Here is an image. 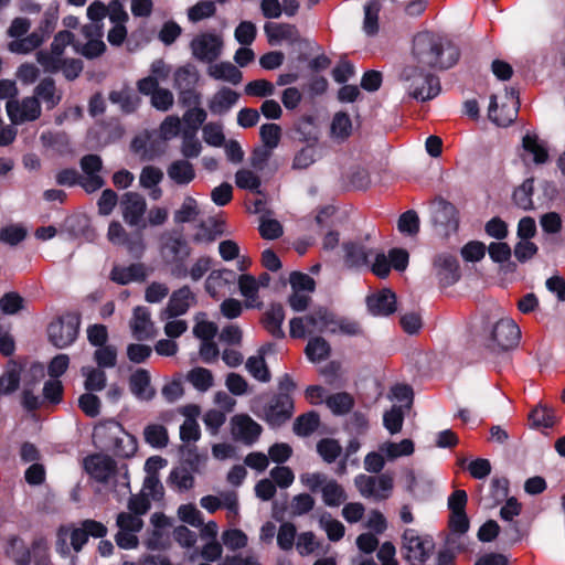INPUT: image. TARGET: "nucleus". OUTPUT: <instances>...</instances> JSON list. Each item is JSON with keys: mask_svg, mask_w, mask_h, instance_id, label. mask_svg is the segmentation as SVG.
I'll return each mask as SVG.
<instances>
[{"mask_svg": "<svg viewBox=\"0 0 565 565\" xmlns=\"http://www.w3.org/2000/svg\"><path fill=\"white\" fill-rule=\"evenodd\" d=\"M459 57L458 49L444 42L443 39L429 31L417 33L413 40L411 65L425 68H449Z\"/></svg>", "mask_w": 565, "mask_h": 565, "instance_id": "1", "label": "nucleus"}, {"mask_svg": "<svg viewBox=\"0 0 565 565\" xmlns=\"http://www.w3.org/2000/svg\"><path fill=\"white\" fill-rule=\"evenodd\" d=\"M85 471L97 482L115 492L128 489V473L126 469H118L116 462L108 456L96 454L84 459Z\"/></svg>", "mask_w": 565, "mask_h": 565, "instance_id": "2", "label": "nucleus"}, {"mask_svg": "<svg viewBox=\"0 0 565 565\" xmlns=\"http://www.w3.org/2000/svg\"><path fill=\"white\" fill-rule=\"evenodd\" d=\"M428 70L418 65H406L401 73L399 78L405 92L418 102L430 100L440 93L438 77Z\"/></svg>", "mask_w": 565, "mask_h": 565, "instance_id": "3", "label": "nucleus"}, {"mask_svg": "<svg viewBox=\"0 0 565 565\" xmlns=\"http://www.w3.org/2000/svg\"><path fill=\"white\" fill-rule=\"evenodd\" d=\"M93 436L96 443L119 457H130L137 450L134 436L126 433L121 425L115 420L95 427Z\"/></svg>", "mask_w": 565, "mask_h": 565, "instance_id": "4", "label": "nucleus"}, {"mask_svg": "<svg viewBox=\"0 0 565 565\" xmlns=\"http://www.w3.org/2000/svg\"><path fill=\"white\" fill-rule=\"evenodd\" d=\"M223 49V36L213 31L200 32L190 42L192 56L202 63L211 64L218 60Z\"/></svg>", "mask_w": 565, "mask_h": 565, "instance_id": "5", "label": "nucleus"}, {"mask_svg": "<svg viewBox=\"0 0 565 565\" xmlns=\"http://www.w3.org/2000/svg\"><path fill=\"white\" fill-rule=\"evenodd\" d=\"M402 550L412 565H423L434 550L433 539L422 535L414 529H406L402 537Z\"/></svg>", "mask_w": 565, "mask_h": 565, "instance_id": "6", "label": "nucleus"}, {"mask_svg": "<svg viewBox=\"0 0 565 565\" xmlns=\"http://www.w3.org/2000/svg\"><path fill=\"white\" fill-rule=\"evenodd\" d=\"M354 484L363 498L373 501L388 499L394 488L393 477L388 473H382L380 476L361 473L355 477Z\"/></svg>", "mask_w": 565, "mask_h": 565, "instance_id": "7", "label": "nucleus"}, {"mask_svg": "<svg viewBox=\"0 0 565 565\" xmlns=\"http://www.w3.org/2000/svg\"><path fill=\"white\" fill-rule=\"evenodd\" d=\"M79 323L76 313H65L52 321L47 328L51 343L58 349L70 347L78 335Z\"/></svg>", "mask_w": 565, "mask_h": 565, "instance_id": "8", "label": "nucleus"}, {"mask_svg": "<svg viewBox=\"0 0 565 565\" xmlns=\"http://www.w3.org/2000/svg\"><path fill=\"white\" fill-rule=\"evenodd\" d=\"M181 121L177 116H168L160 125L158 131L147 132L145 136H139L134 139L132 148L137 152H142L143 156L151 159L156 151L148 147V143L152 141V139L160 138L163 142L173 139L180 132Z\"/></svg>", "mask_w": 565, "mask_h": 565, "instance_id": "9", "label": "nucleus"}, {"mask_svg": "<svg viewBox=\"0 0 565 565\" xmlns=\"http://www.w3.org/2000/svg\"><path fill=\"white\" fill-rule=\"evenodd\" d=\"M47 551V542L44 539L35 540L32 544L31 552H29L21 540L13 537L10 541V546L7 550V553L19 565H28L30 563L31 553L36 565H51Z\"/></svg>", "mask_w": 565, "mask_h": 565, "instance_id": "10", "label": "nucleus"}, {"mask_svg": "<svg viewBox=\"0 0 565 565\" xmlns=\"http://www.w3.org/2000/svg\"><path fill=\"white\" fill-rule=\"evenodd\" d=\"M73 43L74 35L70 31H60L54 36L50 51L38 52V62L44 67L46 72H58V63L65 58L64 51L68 45Z\"/></svg>", "mask_w": 565, "mask_h": 565, "instance_id": "11", "label": "nucleus"}, {"mask_svg": "<svg viewBox=\"0 0 565 565\" xmlns=\"http://www.w3.org/2000/svg\"><path fill=\"white\" fill-rule=\"evenodd\" d=\"M7 114L13 125L34 121L41 116V104L36 97L9 99L6 104Z\"/></svg>", "mask_w": 565, "mask_h": 565, "instance_id": "12", "label": "nucleus"}, {"mask_svg": "<svg viewBox=\"0 0 565 565\" xmlns=\"http://www.w3.org/2000/svg\"><path fill=\"white\" fill-rule=\"evenodd\" d=\"M521 331L514 320L501 318L491 327L490 347L493 350H508L518 343Z\"/></svg>", "mask_w": 565, "mask_h": 565, "instance_id": "13", "label": "nucleus"}, {"mask_svg": "<svg viewBox=\"0 0 565 565\" xmlns=\"http://www.w3.org/2000/svg\"><path fill=\"white\" fill-rule=\"evenodd\" d=\"M87 533L83 527H74L73 525H63L56 534V552L62 557H67L71 548L79 552L87 542Z\"/></svg>", "mask_w": 565, "mask_h": 565, "instance_id": "14", "label": "nucleus"}, {"mask_svg": "<svg viewBox=\"0 0 565 565\" xmlns=\"http://www.w3.org/2000/svg\"><path fill=\"white\" fill-rule=\"evenodd\" d=\"M82 34L85 43L76 41L73 43L74 50L87 58H94L104 53L106 45L103 41V30L96 24H86L82 28Z\"/></svg>", "mask_w": 565, "mask_h": 565, "instance_id": "15", "label": "nucleus"}, {"mask_svg": "<svg viewBox=\"0 0 565 565\" xmlns=\"http://www.w3.org/2000/svg\"><path fill=\"white\" fill-rule=\"evenodd\" d=\"M292 412L294 402L291 396L280 393L270 401L264 411V418L271 427H278L292 416Z\"/></svg>", "mask_w": 565, "mask_h": 565, "instance_id": "16", "label": "nucleus"}, {"mask_svg": "<svg viewBox=\"0 0 565 565\" xmlns=\"http://www.w3.org/2000/svg\"><path fill=\"white\" fill-rule=\"evenodd\" d=\"M120 210L124 221L129 226L145 227L143 216L147 210V203L142 195L136 192H127L120 201Z\"/></svg>", "mask_w": 565, "mask_h": 565, "instance_id": "17", "label": "nucleus"}, {"mask_svg": "<svg viewBox=\"0 0 565 565\" xmlns=\"http://www.w3.org/2000/svg\"><path fill=\"white\" fill-rule=\"evenodd\" d=\"M431 220L443 235H449L458 228V212L451 203L445 201L436 203L433 207Z\"/></svg>", "mask_w": 565, "mask_h": 565, "instance_id": "18", "label": "nucleus"}, {"mask_svg": "<svg viewBox=\"0 0 565 565\" xmlns=\"http://www.w3.org/2000/svg\"><path fill=\"white\" fill-rule=\"evenodd\" d=\"M195 302V295L190 287L183 286L174 290L168 301L167 307L161 311V319H172L184 315Z\"/></svg>", "mask_w": 565, "mask_h": 565, "instance_id": "19", "label": "nucleus"}, {"mask_svg": "<svg viewBox=\"0 0 565 565\" xmlns=\"http://www.w3.org/2000/svg\"><path fill=\"white\" fill-rule=\"evenodd\" d=\"M232 435L246 445L254 444L262 434V426L246 414H238L231 419Z\"/></svg>", "mask_w": 565, "mask_h": 565, "instance_id": "20", "label": "nucleus"}, {"mask_svg": "<svg viewBox=\"0 0 565 565\" xmlns=\"http://www.w3.org/2000/svg\"><path fill=\"white\" fill-rule=\"evenodd\" d=\"M129 326L132 335L139 341L151 339L157 333L151 320V313L146 307H137L134 309Z\"/></svg>", "mask_w": 565, "mask_h": 565, "instance_id": "21", "label": "nucleus"}, {"mask_svg": "<svg viewBox=\"0 0 565 565\" xmlns=\"http://www.w3.org/2000/svg\"><path fill=\"white\" fill-rule=\"evenodd\" d=\"M236 279V273L231 269L212 270L205 280V290L211 297L217 298L221 294L230 290Z\"/></svg>", "mask_w": 565, "mask_h": 565, "instance_id": "22", "label": "nucleus"}, {"mask_svg": "<svg viewBox=\"0 0 565 565\" xmlns=\"http://www.w3.org/2000/svg\"><path fill=\"white\" fill-rule=\"evenodd\" d=\"M435 274L444 286L455 284L459 278L458 262L455 256L441 254L434 263Z\"/></svg>", "mask_w": 565, "mask_h": 565, "instance_id": "23", "label": "nucleus"}, {"mask_svg": "<svg viewBox=\"0 0 565 565\" xmlns=\"http://www.w3.org/2000/svg\"><path fill=\"white\" fill-rule=\"evenodd\" d=\"M344 263L349 268L361 269L369 266L372 250L364 245L349 242L343 244Z\"/></svg>", "mask_w": 565, "mask_h": 565, "instance_id": "24", "label": "nucleus"}, {"mask_svg": "<svg viewBox=\"0 0 565 565\" xmlns=\"http://www.w3.org/2000/svg\"><path fill=\"white\" fill-rule=\"evenodd\" d=\"M271 350V345L267 344L257 351L256 355L247 359L245 367L247 372L257 381L267 383L270 381V372L265 362V355Z\"/></svg>", "mask_w": 565, "mask_h": 565, "instance_id": "25", "label": "nucleus"}, {"mask_svg": "<svg viewBox=\"0 0 565 565\" xmlns=\"http://www.w3.org/2000/svg\"><path fill=\"white\" fill-rule=\"evenodd\" d=\"M367 308L374 316H388L396 310L395 294L385 289L367 298Z\"/></svg>", "mask_w": 565, "mask_h": 565, "instance_id": "26", "label": "nucleus"}, {"mask_svg": "<svg viewBox=\"0 0 565 565\" xmlns=\"http://www.w3.org/2000/svg\"><path fill=\"white\" fill-rule=\"evenodd\" d=\"M129 387L131 393L140 401H150L156 394L150 383V374L143 369H138L130 375Z\"/></svg>", "mask_w": 565, "mask_h": 565, "instance_id": "27", "label": "nucleus"}, {"mask_svg": "<svg viewBox=\"0 0 565 565\" xmlns=\"http://www.w3.org/2000/svg\"><path fill=\"white\" fill-rule=\"evenodd\" d=\"M507 98L510 100L511 107L505 111L504 115L499 114L497 97L493 95L490 99L489 118L499 126H508L513 122L516 117V93L513 89L507 92Z\"/></svg>", "mask_w": 565, "mask_h": 565, "instance_id": "28", "label": "nucleus"}, {"mask_svg": "<svg viewBox=\"0 0 565 565\" xmlns=\"http://www.w3.org/2000/svg\"><path fill=\"white\" fill-rule=\"evenodd\" d=\"M167 174L178 185H188L195 179L194 167L186 159L172 161L167 169Z\"/></svg>", "mask_w": 565, "mask_h": 565, "instance_id": "29", "label": "nucleus"}, {"mask_svg": "<svg viewBox=\"0 0 565 565\" xmlns=\"http://www.w3.org/2000/svg\"><path fill=\"white\" fill-rule=\"evenodd\" d=\"M238 97L239 95L233 89L222 87L209 100V109L212 114L223 115L237 103Z\"/></svg>", "mask_w": 565, "mask_h": 565, "instance_id": "30", "label": "nucleus"}, {"mask_svg": "<svg viewBox=\"0 0 565 565\" xmlns=\"http://www.w3.org/2000/svg\"><path fill=\"white\" fill-rule=\"evenodd\" d=\"M207 74L216 81H224L237 85L242 81V72L231 62L211 63L207 67Z\"/></svg>", "mask_w": 565, "mask_h": 565, "instance_id": "31", "label": "nucleus"}, {"mask_svg": "<svg viewBox=\"0 0 565 565\" xmlns=\"http://www.w3.org/2000/svg\"><path fill=\"white\" fill-rule=\"evenodd\" d=\"M264 31L270 44L294 41L298 35L297 29L287 23L267 22L264 25Z\"/></svg>", "mask_w": 565, "mask_h": 565, "instance_id": "32", "label": "nucleus"}, {"mask_svg": "<svg viewBox=\"0 0 565 565\" xmlns=\"http://www.w3.org/2000/svg\"><path fill=\"white\" fill-rule=\"evenodd\" d=\"M199 81V74L194 66L184 65L179 67L174 73V85L182 95L192 96V89Z\"/></svg>", "mask_w": 565, "mask_h": 565, "instance_id": "33", "label": "nucleus"}, {"mask_svg": "<svg viewBox=\"0 0 565 565\" xmlns=\"http://www.w3.org/2000/svg\"><path fill=\"white\" fill-rule=\"evenodd\" d=\"M146 268L142 264H131L127 267L116 266L111 270V279L120 285L146 279Z\"/></svg>", "mask_w": 565, "mask_h": 565, "instance_id": "34", "label": "nucleus"}, {"mask_svg": "<svg viewBox=\"0 0 565 565\" xmlns=\"http://www.w3.org/2000/svg\"><path fill=\"white\" fill-rule=\"evenodd\" d=\"M380 451L385 454L387 461H394L401 457L414 454L415 445L412 439L405 438L398 443L384 441L380 445Z\"/></svg>", "mask_w": 565, "mask_h": 565, "instance_id": "35", "label": "nucleus"}, {"mask_svg": "<svg viewBox=\"0 0 565 565\" xmlns=\"http://www.w3.org/2000/svg\"><path fill=\"white\" fill-rule=\"evenodd\" d=\"M327 332L352 337L360 334L361 329L356 321L348 318H339L328 311Z\"/></svg>", "mask_w": 565, "mask_h": 565, "instance_id": "36", "label": "nucleus"}, {"mask_svg": "<svg viewBox=\"0 0 565 565\" xmlns=\"http://www.w3.org/2000/svg\"><path fill=\"white\" fill-rule=\"evenodd\" d=\"M44 103L47 109L54 108L61 100V95L57 93L55 83L52 78L42 79L34 88V95Z\"/></svg>", "mask_w": 565, "mask_h": 565, "instance_id": "37", "label": "nucleus"}, {"mask_svg": "<svg viewBox=\"0 0 565 565\" xmlns=\"http://www.w3.org/2000/svg\"><path fill=\"white\" fill-rule=\"evenodd\" d=\"M285 320V310L281 305H271L266 311L264 324L267 331L275 338H282L285 335L282 330V322Z\"/></svg>", "mask_w": 565, "mask_h": 565, "instance_id": "38", "label": "nucleus"}, {"mask_svg": "<svg viewBox=\"0 0 565 565\" xmlns=\"http://www.w3.org/2000/svg\"><path fill=\"white\" fill-rule=\"evenodd\" d=\"M241 295L245 298L246 307H258L257 302L259 284L250 275H241L236 279Z\"/></svg>", "mask_w": 565, "mask_h": 565, "instance_id": "39", "label": "nucleus"}, {"mask_svg": "<svg viewBox=\"0 0 565 565\" xmlns=\"http://www.w3.org/2000/svg\"><path fill=\"white\" fill-rule=\"evenodd\" d=\"M531 425L534 428H551L557 420L553 408L544 404H539L529 415Z\"/></svg>", "mask_w": 565, "mask_h": 565, "instance_id": "40", "label": "nucleus"}, {"mask_svg": "<svg viewBox=\"0 0 565 565\" xmlns=\"http://www.w3.org/2000/svg\"><path fill=\"white\" fill-rule=\"evenodd\" d=\"M524 151L533 156L535 164H544L548 160V151L535 135L526 134L522 139Z\"/></svg>", "mask_w": 565, "mask_h": 565, "instance_id": "41", "label": "nucleus"}, {"mask_svg": "<svg viewBox=\"0 0 565 565\" xmlns=\"http://www.w3.org/2000/svg\"><path fill=\"white\" fill-rule=\"evenodd\" d=\"M319 158L318 148L309 143L300 148L294 156L291 162L292 170H306L311 167Z\"/></svg>", "mask_w": 565, "mask_h": 565, "instance_id": "42", "label": "nucleus"}, {"mask_svg": "<svg viewBox=\"0 0 565 565\" xmlns=\"http://www.w3.org/2000/svg\"><path fill=\"white\" fill-rule=\"evenodd\" d=\"M82 374L85 377L84 386L88 392H99L106 386V373L100 367L84 366Z\"/></svg>", "mask_w": 565, "mask_h": 565, "instance_id": "43", "label": "nucleus"}, {"mask_svg": "<svg viewBox=\"0 0 565 565\" xmlns=\"http://www.w3.org/2000/svg\"><path fill=\"white\" fill-rule=\"evenodd\" d=\"M381 3L376 0L369 1L364 6L363 31L366 35L372 36L379 32V14Z\"/></svg>", "mask_w": 565, "mask_h": 565, "instance_id": "44", "label": "nucleus"}, {"mask_svg": "<svg viewBox=\"0 0 565 565\" xmlns=\"http://www.w3.org/2000/svg\"><path fill=\"white\" fill-rule=\"evenodd\" d=\"M186 380L200 392L209 391L214 384L212 372L204 367H194L189 371Z\"/></svg>", "mask_w": 565, "mask_h": 565, "instance_id": "45", "label": "nucleus"}, {"mask_svg": "<svg viewBox=\"0 0 565 565\" xmlns=\"http://www.w3.org/2000/svg\"><path fill=\"white\" fill-rule=\"evenodd\" d=\"M109 100L118 105L125 113L134 111L139 105L138 96L128 88L111 92L109 94Z\"/></svg>", "mask_w": 565, "mask_h": 565, "instance_id": "46", "label": "nucleus"}, {"mask_svg": "<svg viewBox=\"0 0 565 565\" xmlns=\"http://www.w3.org/2000/svg\"><path fill=\"white\" fill-rule=\"evenodd\" d=\"M331 137L337 140L347 139L352 131L351 118L343 111L335 113L331 121Z\"/></svg>", "mask_w": 565, "mask_h": 565, "instance_id": "47", "label": "nucleus"}, {"mask_svg": "<svg viewBox=\"0 0 565 565\" xmlns=\"http://www.w3.org/2000/svg\"><path fill=\"white\" fill-rule=\"evenodd\" d=\"M43 42V36L40 35L38 32H33L30 35L25 38H18L13 41H11L8 44V49L12 53L17 54H26L36 47H39Z\"/></svg>", "mask_w": 565, "mask_h": 565, "instance_id": "48", "label": "nucleus"}, {"mask_svg": "<svg viewBox=\"0 0 565 565\" xmlns=\"http://www.w3.org/2000/svg\"><path fill=\"white\" fill-rule=\"evenodd\" d=\"M202 143L193 130L182 131L181 153L184 159L198 158L202 152Z\"/></svg>", "mask_w": 565, "mask_h": 565, "instance_id": "49", "label": "nucleus"}, {"mask_svg": "<svg viewBox=\"0 0 565 565\" xmlns=\"http://www.w3.org/2000/svg\"><path fill=\"white\" fill-rule=\"evenodd\" d=\"M305 352L311 362H321L328 359L330 345L323 338L315 337L308 341Z\"/></svg>", "mask_w": 565, "mask_h": 565, "instance_id": "50", "label": "nucleus"}, {"mask_svg": "<svg viewBox=\"0 0 565 565\" xmlns=\"http://www.w3.org/2000/svg\"><path fill=\"white\" fill-rule=\"evenodd\" d=\"M200 214L199 204L192 196H185L180 209L174 212L173 220L178 224L192 222Z\"/></svg>", "mask_w": 565, "mask_h": 565, "instance_id": "51", "label": "nucleus"}, {"mask_svg": "<svg viewBox=\"0 0 565 565\" xmlns=\"http://www.w3.org/2000/svg\"><path fill=\"white\" fill-rule=\"evenodd\" d=\"M404 417L405 409H402V406L394 405L384 413L383 425L391 435L398 434L403 428Z\"/></svg>", "mask_w": 565, "mask_h": 565, "instance_id": "52", "label": "nucleus"}, {"mask_svg": "<svg viewBox=\"0 0 565 565\" xmlns=\"http://www.w3.org/2000/svg\"><path fill=\"white\" fill-rule=\"evenodd\" d=\"M145 439L153 448H163L168 445L169 437L164 426L152 424L145 428Z\"/></svg>", "mask_w": 565, "mask_h": 565, "instance_id": "53", "label": "nucleus"}, {"mask_svg": "<svg viewBox=\"0 0 565 565\" xmlns=\"http://www.w3.org/2000/svg\"><path fill=\"white\" fill-rule=\"evenodd\" d=\"M193 472L186 467H177L171 471L169 479L178 491H188L194 484Z\"/></svg>", "mask_w": 565, "mask_h": 565, "instance_id": "54", "label": "nucleus"}, {"mask_svg": "<svg viewBox=\"0 0 565 565\" xmlns=\"http://www.w3.org/2000/svg\"><path fill=\"white\" fill-rule=\"evenodd\" d=\"M322 498L329 507H338L347 499L344 490L334 480H328L322 487Z\"/></svg>", "mask_w": 565, "mask_h": 565, "instance_id": "55", "label": "nucleus"}, {"mask_svg": "<svg viewBox=\"0 0 565 565\" xmlns=\"http://www.w3.org/2000/svg\"><path fill=\"white\" fill-rule=\"evenodd\" d=\"M319 426V416L313 413H307L305 415L299 416L294 424V431L298 436H309L311 435Z\"/></svg>", "mask_w": 565, "mask_h": 565, "instance_id": "56", "label": "nucleus"}, {"mask_svg": "<svg viewBox=\"0 0 565 565\" xmlns=\"http://www.w3.org/2000/svg\"><path fill=\"white\" fill-rule=\"evenodd\" d=\"M94 360L100 369L114 367L117 363L116 347L110 344L98 347L94 352Z\"/></svg>", "mask_w": 565, "mask_h": 565, "instance_id": "57", "label": "nucleus"}, {"mask_svg": "<svg viewBox=\"0 0 565 565\" xmlns=\"http://www.w3.org/2000/svg\"><path fill=\"white\" fill-rule=\"evenodd\" d=\"M490 492L492 500L486 502L487 508H493L508 497L509 480L504 477H494L491 480Z\"/></svg>", "mask_w": 565, "mask_h": 565, "instance_id": "58", "label": "nucleus"}, {"mask_svg": "<svg viewBox=\"0 0 565 565\" xmlns=\"http://www.w3.org/2000/svg\"><path fill=\"white\" fill-rule=\"evenodd\" d=\"M317 451L328 462H334L341 455L342 447L335 439L324 438L317 444Z\"/></svg>", "mask_w": 565, "mask_h": 565, "instance_id": "59", "label": "nucleus"}, {"mask_svg": "<svg viewBox=\"0 0 565 565\" xmlns=\"http://www.w3.org/2000/svg\"><path fill=\"white\" fill-rule=\"evenodd\" d=\"M216 11L215 3L210 0L199 1L188 10V18L191 22L196 23L201 20L214 15Z\"/></svg>", "mask_w": 565, "mask_h": 565, "instance_id": "60", "label": "nucleus"}, {"mask_svg": "<svg viewBox=\"0 0 565 565\" xmlns=\"http://www.w3.org/2000/svg\"><path fill=\"white\" fill-rule=\"evenodd\" d=\"M320 526L326 531L330 541H339L344 535V525L333 519L330 514L323 513L319 520Z\"/></svg>", "mask_w": 565, "mask_h": 565, "instance_id": "61", "label": "nucleus"}, {"mask_svg": "<svg viewBox=\"0 0 565 565\" xmlns=\"http://www.w3.org/2000/svg\"><path fill=\"white\" fill-rule=\"evenodd\" d=\"M20 382V370L18 365H10L0 376V394H10L14 392Z\"/></svg>", "mask_w": 565, "mask_h": 565, "instance_id": "62", "label": "nucleus"}, {"mask_svg": "<svg viewBox=\"0 0 565 565\" xmlns=\"http://www.w3.org/2000/svg\"><path fill=\"white\" fill-rule=\"evenodd\" d=\"M263 146L276 149L280 142L281 128L276 124H264L259 129Z\"/></svg>", "mask_w": 565, "mask_h": 565, "instance_id": "63", "label": "nucleus"}, {"mask_svg": "<svg viewBox=\"0 0 565 565\" xmlns=\"http://www.w3.org/2000/svg\"><path fill=\"white\" fill-rule=\"evenodd\" d=\"M326 403L332 413L337 415L348 413L353 405L352 397L347 393L331 395L327 398Z\"/></svg>", "mask_w": 565, "mask_h": 565, "instance_id": "64", "label": "nucleus"}]
</instances>
